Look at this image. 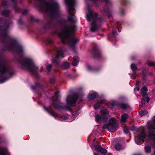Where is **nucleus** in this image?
<instances>
[{"label":"nucleus","mask_w":155,"mask_h":155,"mask_svg":"<svg viewBox=\"0 0 155 155\" xmlns=\"http://www.w3.org/2000/svg\"><path fill=\"white\" fill-rule=\"evenodd\" d=\"M11 21H8L3 26H0V36L2 38V42L4 44L3 51L8 50L17 53L19 58L18 61L23 68L28 70L37 78H39L38 72V67L35 65L32 60L29 58H23V48L20 45L17 43L16 39L9 36L7 34Z\"/></svg>","instance_id":"nucleus-1"},{"label":"nucleus","mask_w":155,"mask_h":155,"mask_svg":"<svg viewBox=\"0 0 155 155\" xmlns=\"http://www.w3.org/2000/svg\"><path fill=\"white\" fill-rule=\"evenodd\" d=\"M75 0H68V46H75L79 39L74 36L76 31V18L74 15Z\"/></svg>","instance_id":"nucleus-2"},{"label":"nucleus","mask_w":155,"mask_h":155,"mask_svg":"<svg viewBox=\"0 0 155 155\" xmlns=\"http://www.w3.org/2000/svg\"><path fill=\"white\" fill-rule=\"evenodd\" d=\"M54 97L56 98V99L52 100V102L48 107L44 106L43 108L46 112L55 117V118H57L58 117L57 114L53 110V107H54L55 109L60 111L68 110V95L66 96V104L60 102L59 100V95L58 92L54 93Z\"/></svg>","instance_id":"nucleus-3"},{"label":"nucleus","mask_w":155,"mask_h":155,"mask_svg":"<svg viewBox=\"0 0 155 155\" xmlns=\"http://www.w3.org/2000/svg\"><path fill=\"white\" fill-rule=\"evenodd\" d=\"M106 100L104 99H101L93 105L95 110L100 109L101 112L100 115L97 113H95V119L96 121L98 123H101L102 122H105L108 119V115L109 114V111L102 105V104H106Z\"/></svg>","instance_id":"nucleus-4"},{"label":"nucleus","mask_w":155,"mask_h":155,"mask_svg":"<svg viewBox=\"0 0 155 155\" xmlns=\"http://www.w3.org/2000/svg\"><path fill=\"white\" fill-rule=\"evenodd\" d=\"M88 14L87 15V19L91 25L90 30L92 32L97 31L100 27L101 23L104 21L102 17L97 18V14L88 7Z\"/></svg>","instance_id":"nucleus-5"},{"label":"nucleus","mask_w":155,"mask_h":155,"mask_svg":"<svg viewBox=\"0 0 155 155\" xmlns=\"http://www.w3.org/2000/svg\"><path fill=\"white\" fill-rule=\"evenodd\" d=\"M53 25L50 21H48L44 26L43 29L45 32L48 30H52V32L54 34L57 35L61 38V42L64 44L66 43V40L68 39V25H66L65 30H62L59 32L57 30H53Z\"/></svg>","instance_id":"nucleus-6"},{"label":"nucleus","mask_w":155,"mask_h":155,"mask_svg":"<svg viewBox=\"0 0 155 155\" xmlns=\"http://www.w3.org/2000/svg\"><path fill=\"white\" fill-rule=\"evenodd\" d=\"M12 68L7 67L4 63L1 62L0 64V82L3 83L8 78H11L14 74Z\"/></svg>","instance_id":"nucleus-7"},{"label":"nucleus","mask_w":155,"mask_h":155,"mask_svg":"<svg viewBox=\"0 0 155 155\" xmlns=\"http://www.w3.org/2000/svg\"><path fill=\"white\" fill-rule=\"evenodd\" d=\"M45 4L46 6V11L49 13L52 18H57L59 15L60 6L56 2L51 1L50 2L45 1Z\"/></svg>","instance_id":"nucleus-8"},{"label":"nucleus","mask_w":155,"mask_h":155,"mask_svg":"<svg viewBox=\"0 0 155 155\" xmlns=\"http://www.w3.org/2000/svg\"><path fill=\"white\" fill-rule=\"evenodd\" d=\"M55 49L57 51V54L51 59V61L55 68H58L60 66L59 58L61 57L63 58L64 57L63 54L65 48L62 46L59 48L55 47Z\"/></svg>","instance_id":"nucleus-9"},{"label":"nucleus","mask_w":155,"mask_h":155,"mask_svg":"<svg viewBox=\"0 0 155 155\" xmlns=\"http://www.w3.org/2000/svg\"><path fill=\"white\" fill-rule=\"evenodd\" d=\"M84 89V87L81 86H79L76 88V91L78 93H74L71 97L68 98V106H74L76 105V101L79 97V94L82 92Z\"/></svg>","instance_id":"nucleus-10"},{"label":"nucleus","mask_w":155,"mask_h":155,"mask_svg":"<svg viewBox=\"0 0 155 155\" xmlns=\"http://www.w3.org/2000/svg\"><path fill=\"white\" fill-rule=\"evenodd\" d=\"M116 121L117 120L115 118H111L109 120V123L104 125L103 128L104 129H107L111 132L116 131L118 129V125Z\"/></svg>","instance_id":"nucleus-11"},{"label":"nucleus","mask_w":155,"mask_h":155,"mask_svg":"<svg viewBox=\"0 0 155 155\" xmlns=\"http://www.w3.org/2000/svg\"><path fill=\"white\" fill-rule=\"evenodd\" d=\"M147 126L148 131L147 136L153 138L155 142V116L153 117L152 122H148Z\"/></svg>","instance_id":"nucleus-12"},{"label":"nucleus","mask_w":155,"mask_h":155,"mask_svg":"<svg viewBox=\"0 0 155 155\" xmlns=\"http://www.w3.org/2000/svg\"><path fill=\"white\" fill-rule=\"evenodd\" d=\"M146 137V134L143 130H142L140 134L138 137H136L135 138V140L136 143L138 145H141L144 142V139Z\"/></svg>","instance_id":"nucleus-13"},{"label":"nucleus","mask_w":155,"mask_h":155,"mask_svg":"<svg viewBox=\"0 0 155 155\" xmlns=\"http://www.w3.org/2000/svg\"><path fill=\"white\" fill-rule=\"evenodd\" d=\"M121 3L119 5L120 13L122 15H125V13L124 11V7L130 3V0H123L121 1Z\"/></svg>","instance_id":"nucleus-14"},{"label":"nucleus","mask_w":155,"mask_h":155,"mask_svg":"<svg viewBox=\"0 0 155 155\" xmlns=\"http://www.w3.org/2000/svg\"><path fill=\"white\" fill-rule=\"evenodd\" d=\"M114 23H112L111 25L113 27L112 32L111 35V40L113 41L116 38V36L118 35V31H119L118 29L117 25H114Z\"/></svg>","instance_id":"nucleus-15"},{"label":"nucleus","mask_w":155,"mask_h":155,"mask_svg":"<svg viewBox=\"0 0 155 155\" xmlns=\"http://www.w3.org/2000/svg\"><path fill=\"white\" fill-rule=\"evenodd\" d=\"M130 68L133 71V73L130 74H129L131 78L133 79H134L137 76L136 74V71L138 70V68L137 67L136 65L134 64H132L130 65Z\"/></svg>","instance_id":"nucleus-16"},{"label":"nucleus","mask_w":155,"mask_h":155,"mask_svg":"<svg viewBox=\"0 0 155 155\" xmlns=\"http://www.w3.org/2000/svg\"><path fill=\"white\" fill-rule=\"evenodd\" d=\"M98 96V94L97 92L93 91H91L87 96V99L89 100H91L93 99L97 98Z\"/></svg>","instance_id":"nucleus-17"},{"label":"nucleus","mask_w":155,"mask_h":155,"mask_svg":"<svg viewBox=\"0 0 155 155\" xmlns=\"http://www.w3.org/2000/svg\"><path fill=\"white\" fill-rule=\"evenodd\" d=\"M95 147L97 151L101 152L103 155H105L107 152V150L102 147L101 145H96Z\"/></svg>","instance_id":"nucleus-18"},{"label":"nucleus","mask_w":155,"mask_h":155,"mask_svg":"<svg viewBox=\"0 0 155 155\" xmlns=\"http://www.w3.org/2000/svg\"><path fill=\"white\" fill-rule=\"evenodd\" d=\"M92 54L95 58L98 57L100 56L101 52L97 46L93 48Z\"/></svg>","instance_id":"nucleus-19"},{"label":"nucleus","mask_w":155,"mask_h":155,"mask_svg":"<svg viewBox=\"0 0 155 155\" xmlns=\"http://www.w3.org/2000/svg\"><path fill=\"white\" fill-rule=\"evenodd\" d=\"M69 106L73 107V106H71V105L68 106V113H70V114L72 115L71 116V119H68V122H71L73 120H74L75 118L76 117V115L75 114V112H73L71 109L69 107ZM68 119L69 117L70 118L71 116L70 115H68Z\"/></svg>","instance_id":"nucleus-20"},{"label":"nucleus","mask_w":155,"mask_h":155,"mask_svg":"<svg viewBox=\"0 0 155 155\" xmlns=\"http://www.w3.org/2000/svg\"><path fill=\"white\" fill-rule=\"evenodd\" d=\"M125 145L121 143H117L115 145V148L117 150H120L125 148Z\"/></svg>","instance_id":"nucleus-21"},{"label":"nucleus","mask_w":155,"mask_h":155,"mask_svg":"<svg viewBox=\"0 0 155 155\" xmlns=\"http://www.w3.org/2000/svg\"><path fill=\"white\" fill-rule=\"evenodd\" d=\"M128 117V114L124 113L121 116V119L120 120V122L121 123H124Z\"/></svg>","instance_id":"nucleus-22"},{"label":"nucleus","mask_w":155,"mask_h":155,"mask_svg":"<svg viewBox=\"0 0 155 155\" xmlns=\"http://www.w3.org/2000/svg\"><path fill=\"white\" fill-rule=\"evenodd\" d=\"M13 6H12V8H13L15 10V12H16V13H22V14L23 15H27V13H28V11L27 10H24L23 12H22V10L20 8H19V7H18V6H17V7L19 8L20 9V11L19 12H18V11H16V10H15V9L14 8V7H13Z\"/></svg>","instance_id":"nucleus-23"},{"label":"nucleus","mask_w":155,"mask_h":155,"mask_svg":"<svg viewBox=\"0 0 155 155\" xmlns=\"http://www.w3.org/2000/svg\"><path fill=\"white\" fill-rule=\"evenodd\" d=\"M86 69L87 71H95L97 72L98 71L97 69L94 68L89 64H87L86 66Z\"/></svg>","instance_id":"nucleus-24"},{"label":"nucleus","mask_w":155,"mask_h":155,"mask_svg":"<svg viewBox=\"0 0 155 155\" xmlns=\"http://www.w3.org/2000/svg\"><path fill=\"white\" fill-rule=\"evenodd\" d=\"M10 12L8 10H3L2 12V15L3 16L8 17L9 16Z\"/></svg>","instance_id":"nucleus-25"},{"label":"nucleus","mask_w":155,"mask_h":155,"mask_svg":"<svg viewBox=\"0 0 155 155\" xmlns=\"http://www.w3.org/2000/svg\"><path fill=\"white\" fill-rule=\"evenodd\" d=\"M12 3H13V7L16 11H18V12L20 11V9L18 8L17 6V0H12Z\"/></svg>","instance_id":"nucleus-26"},{"label":"nucleus","mask_w":155,"mask_h":155,"mask_svg":"<svg viewBox=\"0 0 155 155\" xmlns=\"http://www.w3.org/2000/svg\"><path fill=\"white\" fill-rule=\"evenodd\" d=\"M45 42L48 45H51L53 43L52 40L49 38H48L44 40Z\"/></svg>","instance_id":"nucleus-27"},{"label":"nucleus","mask_w":155,"mask_h":155,"mask_svg":"<svg viewBox=\"0 0 155 155\" xmlns=\"http://www.w3.org/2000/svg\"><path fill=\"white\" fill-rule=\"evenodd\" d=\"M147 91V88L144 86L141 89V93L142 95L144 96H145L146 94V92Z\"/></svg>","instance_id":"nucleus-28"},{"label":"nucleus","mask_w":155,"mask_h":155,"mask_svg":"<svg viewBox=\"0 0 155 155\" xmlns=\"http://www.w3.org/2000/svg\"><path fill=\"white\" fill-rule=\"evenodd\" d=\"M145 64H147L148 66H154V69H155V62H150L149 61H147L145 63Z\"/></svg>","instance_id":"nucleus-29"},{"label":"nucleus","mask_w":155,"mask_h":155,"mask_svg":"<svg viewBox=\"0 0 155 155\" xmlns=\"http://www.w3.org/2000/svg\"><path fill=\"white\" fill-rule=\"evenodd\" d=\"M61 68L63 69L68 68V62L66 61L63 62L61 66Z\"/></svg>","instance_id":"nucleus-30"},{"label":"nucleus","mask_w":155,"mask_h":155,"mask_svg":"<svg viewBox=\"0 0 155 155\" xmlns=\"http://www.w3.org/2000/svg\"><path fill=\"white\" fill-rule=\"evenodd\" d=\"M144 149L146 153H150L151 151V147L149 146H145Z\"/></svg>","instance_id":"nucleus-31"},{"label":"nucleus","mask_w":155,"mask_h":155,"mask_svg":"<svg viewBox=\"0 0 155 155\" xmlns=\"http://www.w3.org/2000/svg\"><path fill=\"white\" fill-rule=\"evenodd\" d=\"M78 58H74L73 60L72 61V65L75 66L77 65L78 63Z\"/></svg>","instance_id":"nucleus-32"},{"label":"nucleus","mask_w":155,"mask_h":155,"mask_svg":"<svg viewBox=\"0 0 155 155\" xmlns=\"http://www.w3.org/2000/svg\"><path fill=\"white\" fill-rule=\"evenodd\" d=\"M6 150L5 149H0V155H5Z\"/></svg>","instance_id":"nucleus-33"},{"label":"nucleus","mask_w":155,"mask_h":155,"mask_svg":"<svg viewBox=\"0 0 155 155\" xmlns=\"http://www.w3.org/2000/svg\"><path fill=\"white\" fill-rule=\"evenodd\" d=\"M52 65L51 64L47 65L46 67V69L48 72H50L51 70Z\"/></svg>","instance_id":"nucleus-34"},{"label":"nucleus","mask_w":155,"mask_h":155,"mask_svg":"<svg viewBox=\"0 0 155 155\" xmlns=\"http://www.w3.org/2000/svg\"><path fill=\"white\" fill-rule=\"evenodd\" d=\"M148 113V112L147 110H142L140 112V115L142 117L144 115L147 114Z\"/></svg>","instance_id":"nucleus-35"},{"label":"nucleus","mask_w":155,"mask_h":155,"mask_svg":"<svg viewBox=\"0 0 155 155\" xmlns=\"http://www.w3.org/2000/svg\"><path fill=\"white\" fill-rule=\"evenodd\" d=\"M120 106L121 108L124 109L127 108L128 107V105L127 104L124 103L120 104Z\"/></svg>","instance_id":"nucleus-36"},{"label":"nucleus","mask_w":155,"mask_h":155,"mask_svg":"<svg viewBox=\"0 0 155 155\" xmlns=\"http://www.w3.org/2000/svg\"><path fill=\"white\" fill-rule=\"evenodd\" d=\"M30 20L31 22L36 21L37 22H38L39 21V20L38 19L35 20L34 16H31L30 17Z\"/></svg>","instance_id":"nucleus-37"},{"label":"nucleus","mask_w":155,"mask_h":155,"mask_svg":"<svg viewBox=\"0 0 155 155\" xmlns=\"http://www.w3.org/2000/svg\"><path fill=\"white\" fill-rule=\"evenodd\" d=\"M18 23L19 25H24V23L21 18H20L18 21Z\"/></svg>","instance_id":"nucleus-38"},{"label":"nucleus","mask_w":155,"mask_h":155,"mask_svg":"<svg viewBox=\"0 0 155 155\" xmlns=\"http://www.w3.org/2000/svg\"><path fill=\"white\" fill-rule=\"evenodd\" d=\"M123 131L124 132L125 134H128L129 132V130L128 128L126 127H124V128H123Z\"/></svg>","instance_id":"nucleus-39"},{"label":"nucleus","mask_w":155,"mask_h":155,"mask_svg":"<svg viewBox=\"0 0 155 155\" xmlns=\"http://www.w3.org/2000/svg\"><path fill=\"white\" fill-rule=\"evenodd\" d=\"M55 79L54 78H52L50 79V82L51 84H53L54 83L55 81Z\"/></svg>","instance_id":"nucleus-40"},{"label":"nucleus","mask_w":155,"mask_h":155,"mask_svg":"<svg viewBox=\"0 0 155 155\" xmlns=\"http://www.w3.org/2000/svg\"><path fill=\"white\" fill-rule=\"evenodd\" d=\"M0 64H1V62H2V63L4 62L6 64L7 67H11H11L8 66H7V64L5 63V62L1 58V56L0 55Z\"/></svg>","instance_id":"nucleus-41"},{"label":"nucleus","mask_w":155,"mask_h":155,"mask_svg":"<svg viewBox=\"0 0 155 155\" xmlns=\"http://www.w3.org/2000/svg\"><path fill=\"white\" fill-rule=\"evenodd\" d=\"M65 5H66V11H68V0H64Z\"/></svg>","instance_id":"nucleus-42"},{"label":"nucleus","mask_w":155,"mask_h":155,"mask_svg":"<svg viewBox=\"0 0 155 155\" xmlns=\"http://www.w3.org/2000/svg\"><path fill=\"white\" fill-rule=\"evenodd\" d=\"M58 22L59 23L61 24H62L63 22L64 24H65V21L64 19H61L59 20Z\"/></svg>","instance_id":"nucleus-43"},{"label":"nucleus","mask_w":155,"mask_h":155,"mask_svg":"<svg viewBox=\"0 0 155 155\" xmlns=\"http://www.w3.org/2000/svg\"><path fill=\"white\" fill-rule=\"evenodd\" d=\"M35 86L36 87H40L41 84L39 83H36L35 84Z\"/></svg>","instance_id":"nucleus-44"},{"label":"nucleus","mask_w":155,"mask_h":155,"mask_svg":"<svg viewBox=\"0 0 155 155\" xmlns=\"http://www.w3.org/2000/svg\"><path fill=\"white\" fill-rule=\"evenodd\" d=\"M141 102L143 104H144L145 103V100L144 99H142L141 100Z\"/></svg>","instance_id":"nucleus-45"},{"label":"nucleus","mask_w":155,"mask_h":155,"mask_svg":"<svg viewBox=\"0 0 155 155\" xmlns=\"http://www.w3.org/2000/svg\"><path fill=\"white\" fill-rule=\"evenodd\" d=\"M62 118L64 120H66L68 119V117L65 116H62Z\"/></svg>","instance_id":"nucleus-46"},{"label":"nucleus","mask_w":155,"mask_h":155,"mask_svg":"<svg viewBox=\"0 0 155 155\" xmlns=\"http://www.w3.org/2000/svg\"><path fill=\"white\" fill-rule=\"evenodd\" d=\"M31 89L34 90H35L36 89V87L35 86L32 85L31 86Z\"/></svg>","instance_id":"nucleus-47"},{"label":"nucleus","mask_w":155,"mask_h":155,"mask_svg":"<svg viewBox=\"0 0 155 155\" xmlns=\"http://www.w3.org/2000/svg\"><path fill=\"white\" fill-rule=\"evenodd\" d=\"M136 128L135 127H132L131 128V130L134 131L136 130Z\"/></svg>","instance_id":"nucleus-48"},{"label":"nucleus","mask_w":155,"mask_h":155,"mask_svg":"<svg viewBox=\"0 0 155 155\" xmlns=\"http://www.w3.org/2000/svg\"><path fill=\"white\" fill-rule=\"evenodd\" d=\"M146 100L147 102V103H148L149 102V101L150 100V98L148 97H147L146 98Z\"/></svg>","instance_id":"nucleus-49"},{"label":"nucleus","mask_w":155,"mask_h":155,"mask_svg":"<svg viewBox=\"0 0 155 155\" xmlns=\"http://www.w3.org/2000/svg\"><path fill=\"white\" fill-rule=\"evenodd\" d=\"M3 4L4 6H6L7 5V3L6 2H4Z\"/></svg>","instance_id":"nucleus-50"},{"label":"nucleus","mask_w":155,"mask_h":155,"mask_svg":"<svg viewBox=\"0 0 155 155\" xmlns=\"http://www.w3.org/2000/svg\"><path fill=\"white\" fill-rule=\"evenodd\" d=\"M136 59V58L135 57H131V59L132 60H134Z\"/></svg>","instance_id":"nucleus-51"},{"label":"nucleus","mask_w":155,"mask_h":155,"mask_svg":"<svg viewBox=\"0 0 155 155\" xmlns=\"http://www.w3.org/2000/svg\"><path fill=\"white\" fill-rule=\"evenodd\" d=\"M2 139L0 137V144L2 143Z\"/></svg>","instance_id":"nucleus-52"},{"label":"nucleus","mask_w":155,"mask_h":155,"mask_svg":"<svg viewBox=\"0 0 155 155\" xmlns=\"http://www.w3.org/2000/svg\"><path fill=\"white\" fill-rule=\"evenodd\" d=\"M124 97H122V96L120 97V98H119L120 99H124Z\"/></svg>","instance_id":"nucleus-53"},{"label":"nucleus","mask_w":155,"mask_h":155,"mask_svg":"<svg viewBox=\"0 0 155 155\" xmlns=\"http://www.w3.org/2000/svg\"><path fill=\"white\" fill-rule=\"evenodd\" d=\"M149 75H153V74L152 73V72H150L149 74Z\"/></svg>","instance_id":"nucleus-54"},{"label":"nucleus","mask_w":155,"mask_h":155,"mask_svg":"<svg viewBox=\"0 0 155 155\" xmlns=\"http://www.w3.org/2000/svg\"><path fill=\"white\" fill-rule=\"evenodd\" d=\"M2 18H1V17H0V22H1L2 21Z\"/></svg>","instance_id":"nucleus-55"},{"label":"nucleus","mask_w":155,"mask_h":155,"mask_svg":"<svg viewBox=\"0 0 155 155\" xmlns=\"http://www.w3.org/2000/svg\"><path fill=\"white\" fill-rule=\"evenodd\" d=\"M137 90L138 91H139V90H140V88L139 87H137Z\"/></svg>","instance_id":"nucleus-56"},{"label":"nucleus","mask_w":155,"mask_h":155,"mask_svg":"<svg viewBox=\"0 0 155 155\" xmlns=\"http://www.w3.org/2000/svg\"><path fill=\"white\" fill-rule=\"evenodd\" d=\"M153 155H155V150H154L153 152Z\"/></svg>","instance_id":"nucleus-57"},{"label":"nucleus","mask_w":155,"mask_h":155,"mask_svg":"<svg viewBox=\"0 0 155 155\" xmlns=\"http://www.w3.org/2000/svg\"><path fill=\"white\" fill-rule=\"evenodd\" d=\"M153 82H154V83L155 84V78L154 79Z\"/></svg>","instance_id":"nucleus-58"},{"label":"nucleus","mask_w":155,"mask_h":155,"mask_svg":"<svg viewBox=\"0 0 155 155\" xmlns=\"http://www.w3.org/2000/svg\"><path fill=\"white\" fill-rule=\"evenodd\" d=\"M153 146L155 147V144H154Z\"/></svg>","instance_id":"nucleus-59"},{"label":"nucleus","mask_w":155,"mask_h":155,"mask_svg":"<svg viewBox=\"0 0 155 155\" xmlns=\"http://www.w3.org/2000/svg\"><path fill=\"white\" fill-rule=\"evenodd\" d=\"M140 155V154H135V155Z\"/></svg>","instance_id":"nucleus-60"},{"label":"nucleus","mask_w":155,"mask_h":155,"mask_svg":"<svg viewBox=\"0 0 155 155\" xmlns=\"http://www.w3.org/2000/svg\"><path fill=\"white\" fill-rule=\"evenodd\" d=\"M0 128H2V127L1 126H0Z\"/></svg>","instance_id":"nucleus-61"},{"label":"nucleus","mask_w":155,"mask_h":155,"mask_svg":"<svg viewBox=\"0 0 155 155\" xmlns=\"http://www.w3.org/2000/svg\"><path fill=\"white\" fill-rule=\"evenodd\" d=\"M68 67H69V63H68Z\"/></svg>","instance_id":"nucleus-62"},{"label":"nucleus","mask_w":155,"mask_h":155,"mask_svg":"<svg viewBox=\"0 0 155 155\" xmlns=\"http://www.w3.org/2000/svg\"><path fill=\"white\" fill-rule=\"evenodd\" d=\"M68 77H69V74H68Z\"/></svg>","instance_id":"nucleus-63"},{"label":"nucleus","mask_w":155,"mask_h":155,"mask_svg":"<svg viewBox=\"0 0 155 155\" xmlns=\"http://www.w3.org/2000/svg\"><path fill=\"white\" fill-rule=\"evenodd\" d=\"M142 72H143V71H142Z\"/></svg>","instance_id":"nucleus-64"}]
</instances>
